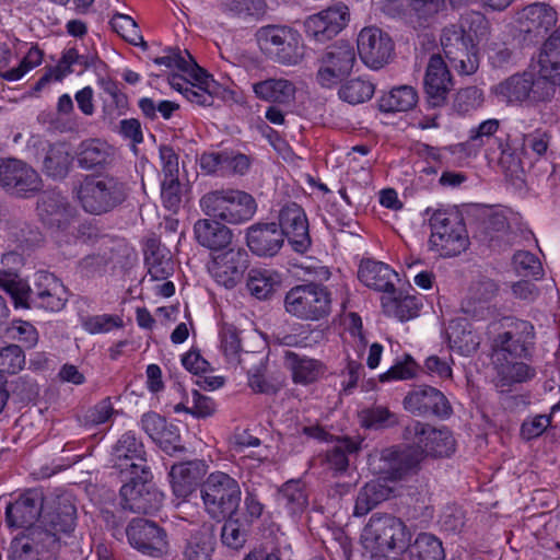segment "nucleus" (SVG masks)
<instances>
[{"label":"nucleus","mask_w":560,"mask_h":560,"mask_svg":"<svg viewBox=\"0 0 560 560\" xmlns=\"http://www.w3.org/2000/svg\"><path fill=\"white\" fill-rule=\"evenodd\" d=\"M404 440L410 445L399 450L388 447L382 451L381 471L384 479L397 481L416 470L424 456H448L454 452L455 441L446 429H435L428 423L412 421L405 427Z\"/></svg>","instance_id":"nucleus-1"},{"label":"nucleus","mask_w":560,"mask_h":560,"mask_svg":"<svg viewBox=\"0 0 560 560\" xmlns=\"http://www.w3.org/2000/svg\"><path fill=\"white\" fill-rule=\"evenodd\" d=\"M489 22L478 12L464 16L460 24L445 27L441 46L451 66L464 75L475 73L479 67L477 44L487 38Z\"/></svg>","instance_id":"nucleus-2"},{"label":"nucleus","mask_w":560,"mask_h":560,"mask_svg":"<svg viewBox=\"0 0 560 560\" xmlns=\"http://www.w3.org/2000/svg\"><path fill=\"white\" fill-rule=\"evenodd\" d=\"M74 197L84 212L102 215L121 206L129 196V186L112 174H88L73 189Z\"/></svg>","instance_id":"nucleus-3"},{"label":"nucleus","mask_w":560,"mask_h":560,"mask_svg":"<svg viewBox=\"0 0 560 560\" xmlns=\"http://www.w3.org/2000/svg\"><path fill=\"white\" fill-rule=\"evenodd\" d=\"M411 538V532L400 518L390 514H374L363 528L361 542L372 557L386 558L388 552L401 555Z\"/></svg>","instance_id":"nucleus-4"},{"label":"nucleus","mask_w":560,"mask_h":560,"mask_svg":"<svg viewBox=\"0 0 560 560\" xmlns=\"http://www.w3.org/2000/svg\"><path fill=\"white\" fill-rule=\"evenodd\" d=\"M199 205L209 218L232 225L248 222L257 211L255 198L244 190L234 188L211 190L200 198Z\"/></svg>","instance_id":"nucleus-5"},{"label":"nucleus","mask_w":560,"mask_h":560,"mask_svg":"<svg viewBox=\"0 0 560 560\" xmlns=\"http://www.w3.org/2000/svg\"><path fill=\"white\" fill-rule=\"evenodd\" d=\"M429 246L442 257H455L465 252L469 237L462 214L455 209H436L429 218Z\"/></svg>","instance_id":"nucleus-6"},{"label":"nucleus","mask_w":560,"mask_h":560,"mask_svg":"<svg viewBox=\"0 0 560 560\" xmlns=\"http://www.w3.org/2000/svg\"><path fill=\"white\" fill-rule=\"evenodd\" d=\"M557 85L558 82L542 73L539 66L538 77L528 72L514 74L501 82L495 92L510 104L536 105L551 101Z\"/></svg>","instance_id":"nucleus-7"},{"label":"nucleus","mask_w":560,"mask_h":560,"mask_svg":"<svg viewBox=\"0 0 560 560\" xmlns=\"http://www.w3.org/2000/svg\"><path fill=\"white\" fill-rule=\"evenodd\" d=\"M241 494L238 482L222 471L211 472L201 486L205 509L214 520H224L237 512Z\"/></svg>","instance_id":"nucleus-8"},{"label":"nucleus","mask_w":560,"mask_h":560,"mask_svg":"<svg viewBox=\"0 0 560 560\" xmlns=\"http://www.w3.org/2000/svg\"><path fill=\"white\" fill-rule=\"evenodd\" d=\"M256 39L265 56L275 62L292 66L303 57L301 36L289 26H262L257 31Z\"/></svg>","instance_id":"nucleus-9"},{"label":"nucleus","mask_w":560,"mask_h":560,"mask_svg":"<svg viewBox=\"0 0 560 560\" xmlns=\"http://www.w3.org/2000/svg\"><path fill=\"white\" fill-rule=\"evenodd\" d=\"M331 299L327 288L307 283L291 288L284 298L285 311L300 319L319 320L330 312Z\"/></svg>","instance_id":"nucleus-10"},{"label":"nucleus","mask_w":560,"mask_h":560,"mask_svg":"<svg viewBox=\"0 0 560 560\" xmlns=\"http://www.w3.org/2000/svg\"><path fill=\"white\" fill-rule=\"evenodd\" d=\"M129 481L120 488L121 506L133 513L150 514L156 512L163 502V493L151 482L152 475L145 470L128 475Z\"/></svg>","instance_id":"nucleus-11"},{"label":"nucleus","mask_w":560,"mask_h":560,"mask_svg":"<svg viewBox=\"0 0 560 560\" xmlns=\"http://www.w3.org/2000/svg\"><path fill=\"white\" fill-rule=\"evenodd\" d=\"M37 217L51 232H68L77 220V210L60 192L46 191L37 200Z\"/></svg>","instance_id":"nucleus-12"},{"label":"nucleus","mask_w":560,"mask_h":560,"mask_svg":"<svg viewBox=\"0 0 560 560\" xmlns=\"http://www.w3.org/2000/svg\"><path fill=\"white\" fill-rule=\"evenodd\" d=\"M126 535L129 544L145 556L159 558L166 551V533L152 521L133 518L126 528Z\"/></svg>","instance_id":"nucleus-13"},{"label":"nucleus","mask_w":560,"mask_h":560,"mask_svg":"<svg viewBox=\"0 0 560 560\" xmlns=\"http://www.w3.org/2000/svg\"><path fill=\"white\" fill-rule=\"evenodd\" d=\"M0 262V288L8 293L15 307H28L31 288L26 281L19 277V270L24 265L23 255L16 249L4 252Z\"/></svg>","instance_id":"nucleus-14"},{"label":"nucleus","mask_w":560,"mask_h":560,"mask_svg":"<svg viewBox=\"0 0 560 560\" xmlns=\"http://www.w3.org/2000/svg\"><path fill=\"white\" fill-rule=\"evenodd\" d=\"M355 49L350 43L340 40L330 46L323 56V66L317 72L320 85L331 86L341 77L349 74L355 63Z\"/></svg>","instance_id":"nucleus-15"},{"label":"nucleus","mask_w":560,"mask_h":560,"mask_svg":"<svg viewBox=\"0 0 560 560\" xmlns=\"http://www.w3.org/2000/svg\"><path fill=\"white\" fill-rule=\"evenodd\" d=\"M402 405L407 411L421 417L447 418L452 413L446 396L429 385L416 386L405 396Z\"/></svg>","instance_id":"nucleus-16"},{"label":"nucleus","mask_w":560,"mask_h":560,"mask_svg":"<svg viewBox=\"0 0 560 560\" xmlns=\"http://www.w3.org/2000/svg\"><path fill=\"white\" fill-rule=\"evenodd\" d=\"M535 342V329L532 323L515 319L509 329L499 334L492 341V352H504L513 359H524Z\"/></svg>","instance_id":"nucleus-17"},{"label":"nucleus","mask_w":560,"mask_h":560,"mask_svg":"<svg viewBox=\"0 0 560 560\" xmlns=\"http://www.w3.org/2000/svg\"><path fill=\"white\" fill-rule=\"evenodd\" d=\"M113 468L120 475H136L149 470L142 442L132 432H127L115 444L112 452Z\"/></svg>","instance_id":"nucleus-18"},{"label":"nucleus","mask_w":560,"mask_h":560,"mask_svg":"<svg viewBox=\"0 0 560 560\" xmlns=\"http://www.w3.org/2000/svg\"><path fill=\"white\" fill-rule=\"evenodd\" d=\"M278 231L287 237L293 249L304 253L311 246L308 221L303 208L295 202H288L279 210Z\"/></svg>","instance_id":"nucleus-19"},{"label":"nucleus","mask_w":560,"mask_h":560,"mask_svg":"<svg viewBox=\"0 0 560 560\" xmlns=\"http://www.w3.org/2000/svg\"><path fill=\"white\" fill-rule=\"evenodd\" d=\"M349 8L338 2L305 21V32L318 43H325L336 36L349 21Z\"/></svg>","instance_id":"nucleus-20"},{"label":"nucleus","mask_w":560,"mask_h":560,"mask_svg":"<svg viewBox=\"0 0 560 560\" xmlns=\"http://www.w3.org/2000/svg\"><path fill=\"white\" fill-rule=\"evenodd\" d=\"M248 267V254L243 248H230L213 256L208 264L211 277L225 288L235 287Z\"/></svg>","instance_id":"nucleus-21"},{"label":"nucleus","mask_w":560,"mask_h":560,"mask_svg":"<svg viewBox=\"0 0 560 560\" xmlns=\"http://www.w3.org/2000/svg\"><path fill=\"white\" fill-rule=\"evenodd\" d=\"M394 43L377 27L363 28L358 37V51L362 61L372 69L382 68L392 57Z\"/></svg>","instance_id":"nucleus-22"},{"label":"nucleus","mask_w":560,"mask_h":560,"mask_svg":"<svg viewBox=\"0 0 560 560\" xmlns=\"http://www.w3.org/2000/svg\"><path fill=\"white\" fill-rule=\"evenodd\" d=\"M0 186L26 196L40 188V179L34 168L16 159L0 160Z\"/></svg>","instance_id":"nucleus-23"},{"label":"nucleus","mask_w":560,"mask_h":560,"mask_svg":"<svg viewBox=\"0 0 560 560\" xmlns=\"http://www.w3.org/2000/svg\"><path fill=\"white\" fill-rule=\"evenodd\" d=\"M28 299V307L31 302L36 303L39 307L47 311H61L68 300L66 287L52 273L39 271L36 273L34 290L31 289Z\"/></svg>","instance_id":"nucleus-24"},{"label":"nucleus","mask_w":560,"mask_h":560,"mask_svg":"<svg viewBox=\"0 0 560 560\" xmlns=\"http://www.w3.org/2000/svg\"><path fill=\"white\" fill-rule=\"evenodd\" d=\"M57 551V539L40 528L32 527L28 533L16 537L10 546L11 560H40L42 552Z\"/></svg>","instance_id":"nucleus-25"},{"label":"nucleus","mask_w":560,"mask_h":560,"mask_svg":"<svg viewBox=\"0 0 560 560\" xmlns=\"http://www.w3.org/2000/svg\"><path fill=\"white\" fill-rule=\"evenodd\" d=\"M497 293L498 284L493 280L480 279L470 285L460 308L464 314L479 320L493 317L494 308L491 302Z\"/></svg>","instance_id":"nucleus-26"},{"label":"nucleus","mask_w":560,"mask_h":560,"mask_svg":"<svg viewBox=\"0 0 560 560\" xmlns=\"http://www.w3.org/2000/svg\"><path fill=\"white\" fill-rule=\"evenodd\" d=\"M44 506V494L38 489H31L10 503L5 509L9 526L32 528L38 521Z\"/></svg>","instance_id":"nucleus-27"},{"label":"nucleus","mask_w":560,"mask_h":560,"mask_svg":"<svg viewBox=\"0 0 560 560\" xmlns=\"http://www.w3.org/2000/svg\"><path fill=\"white\" fill-rule=\"evenodd\" d=\"M452 85V77L444 59L440 55H432L424 77L428 103L433 107L442 106L446 102Z\"/></svg>","instance_id":"nucleus-28"},{"label":"nucleus","mask_w":560,"mask_h":560,"mask_svg":"<svg viewBox=\"0 0 560 560\" xmlns=\"http://www.w3.org/2000/svg\"><path fill=\"white\" fill-rule=\"evenodd\" d=\"M284 238L282 232L278 231V224L255 223L246 231V244L248 248L257 256L272 257L279 253L283 246Z\"/></svg>","instance_id":"nucleus-29"},{"label":"nucleus","mask_w":560,"mask_h":560,"mask_svg":"<svg viewBox=\"0 0 560 560\" xmlns=\"http://www.w3.org/2000/svg\"><path fill=\"white\" fill-rule=\"evenodd\" d=\"M77 508L69 498H62L58 501L57 506L46 513L35 525L47 534H51L57 539V549L59 548L60 535H69L75 528Z\"/></svg>","instance_id":"nucleus-30"},{"label":"nucleus","mask_w":560,"mask_h":560,"mask_svg":"<svg viewBox=\"0 0 560 560\" xmlns=\"http://www.w3.org/2000/svg\"><path fill=\"white\" fill-rule=\"evenodd\" d=\"M116 159V149L100 138L83 140L77 150L78 165L85 171L107 168Z\"/></svg>","instance_id":"nucleus-31"},{"label":"nucleus","mask_w":560,"mask_h":560,"mask_svg":"<svg viewBox=\"0 0 560 560\" xmlns=\"http://www.w3.org/2000/svg\"><path fill=\"white\" fill-rule=\"evenodd\" d=\"M359 280L368 288L384 292L387 294H395V281L398 275L388 265L374 259H362L358 270Z\"/></svg>","instance_id":"nucleus-32"},{"label":"nucleus","mask_w":560,"mask_h":560,"mask_svg":"<svg viewBox=\"0 0 560 560\" xmlns=\"http://www.w3.org/2000/svg\"><path fill=\"white\" fill-rule=\"evenodd\" d=\"M516 21L523 32L541 35L556 25L557 12L548 3L535 2L520 10Z\"/></svg>","instance_id":"nucleus-33"},{"label":"nucleus","mask_w":560,"mask_h":560,"mask_svg":"<svg viewBox=\"0 0 560 560\" xmlns=\"http://www.w3.org/2000/svg\"><path fill=\"white\" fill-rule=\"evenodd\" d=\"M206 472L202 460H189L172 466L168 474L173 493L179 499H186Z\"/></svg>","instance_id":"nucleus-34"},{"label":"nucleus","mask_w":560,"mask_h":560,"mask_svg":"<svg viewBox=\"0 0 560 560\" xmlns=\"http://www.w3.org/2000/svg\"><path fill=\"white\" fill-rule=\"evenodd\" d=\"M194 234L200 246L215 252L228 247L233 238L231 229L213 218L197 220Z\"/></svg>","instance_id":"nucleus-35"},{"label":"nucleus","mask_w":560,"mask_h":560,"mask_svg":"<svg viewBox=\"0 0 560 560\" xmlns=\"http://www.w3.org/2000/svg\"><path fill=\"white\" fill-rule=\"evenodd\" d=\"M491 360L497 372V380L501 386H509L514 383L526 382L535 374L526 363L513 359L504 352H492Z\"/></svg>","instance_id":"nucleus-36"},{"label":"nucleus","mask_w":560,"mask_h":560,"mask_svg":"<svg viewBox=\"0 0 560 560\" xmlns=\"http://www.w3.org/2000/svg\"><path fill=\"white\" fill-rule=\"evenodd\" d=\"M72 162L73 155L67 143H43V171L49 177L57 179L65 178L72 166Z\"/></svg>","instance_id":"nucleus-37"},{"label":"nucleus","mask_w":560,"mask_h":560,"mask_svg":"<svg viewBox=\"0 0 560 560\" xmlns=\"http://www.w3.org/2000/svg\"><path fill=\"white\" fill-rule=\"evenodd\" d=\"M255 96L261 101L277 104H289L294 100L295 85L284 78H268L253 83Z\"/></svg>","instance_id":"nucleus-38"},{"label":"nucleus","mask_w":560,"mask_h":560,"mask_svg":"<svg viewBox=\"0 0 560 560\" xmlns=\"http://www.w3.org/2000/svg\"><path fill=\"white\" fill-rule=\"evenodd\" d=\"M284 360L295 384H312L318 381L326 372L325 365L320 361L300 357L292 351L285 352Z\"/></svg>","instance_id":"nucleus-39"},{"label":"nucleus","mask_w":560,"mask_h":560,"mask_svg":"<svg viewBox=\"0 0 560 560\" xmlns=\"http://www.w3.org/2000/svg\"><path fill=\"white\" fill-rule=\"evenodd\" d=\"M446 334L451 349L462 355L475 353L480 345V338L464 318L451 320Z\"/></svg>","instance_id":"nucleus-40"},{"label":"nucleus","mask_w":560,"mask_h":560,"mask_svg":"<svg viewBox=\"0 0 560 560\" xmlns=\"http://www.w3.org/2000/svg\"><path fill=\"white\" fill-rule=\"evenodd\" d=\"M196 83L186 84L184 96L194 104L200 106H212L220 86L215 81L210 80L209 75L198 66L189 73Z\"/></svg>","instance_id":"nucleus-41"},{"label":"nucleus","mask_w":560,"mask_h":560,"mask_svg":"<svg viewBox=\"0 0 560 560\" xmlns=\"http://www.w3.org/2000/svg\"><path fill=\"white\" fill-rule=\"evenodd\" d=\"M100 85L107 95L103 98L102 119L104 122L113 125L118 117L127 113L128 97L119 90L118 84L110 79H101Z\"/></svg>","instance_id":"nucleus-42"},{"label":"nucleus","mask_w":560,"mask_h":560,"mask_svg":"<svg viewBox=\"0 0 560 560\" xmlns=\"http://www.w3.org/2000/svg\"><path fill=\"white\" fill-rule=\"evenodd\" d=\"M401 555L407 560H444L442 542L429 533L419 534Z\"/></svg>","instance_id":"nucleus-43"},{"label":"nucleus","mask_w":560,"mask_h":560,"mask_svg":"<svg viewBox=\"0 0 560 560\" xmlns=\"http://www.w3.org/2000/svg\"><path fill=\"white\" fill-rule=\"evenodd\" d=\"M390 494L392 489L380 481L365 483L357 495L353 515L357 517L366 515L381 502L387 500Z\"/></svg>","instance_id":"nucleus-44"},{"label":"nucleus","mask_w":560,"mask_h":560,"mask_svg":"<svg viewBox=\"0 0 560 560\" xmlns=\"http://www.w3.org/2000/svg\"><path fill=\"white\" fill-rule=\"evenodd\" d=\"M418 103V93L410 85L393 88L378 100V107L384 113L407 112Z\"/></svg>","instance_id":"nucleus-45"},{"label":"nucleus","mask_w":560,"mask_h":560,"mask_svg":"<svg viewBox=\"0 0 560 560\" xmlns=\"http://www.w3.org/2000/svg\"><path fill=\"white\" fill-rule=\"evenodd\" d=\"M541 71L560 85V26L547 38L539 54Z\"/></svg>","instance_id":"nucleus-46"},{"label":"nucleus","mask_w":560,"mask_h":560,"mask_svg":"<svg viewBox=\"0 0 560 560\" xmlns=\"http://www.w3.org/2000/svg\"><path fill=\"white\" fill-rule=\"evenodd\" d=\"M361 442L350 438L338 439L331 448L326 452L328 468L335 472H343L349 466V455L360 450Z\"/></svg>","instance_id":"nucleus-47"},{"label":"nucleus","mask_w":560,"mask_h":560,"mask_svg":"<svg viewBox=\"0 0 560 560\" xmlns=\"http://www.w3.org/2000/svg\"><path fill=\"white\" fill-rule=\"evenodd\" d=\"M215 547V537L209 529L194 533L184 549L186 560H210Z\"/></svg>","instance_id":"nucleus-48"},{"label":"nucleus","mask_w":560,"mask_h":560,"mask_svg":"<svg viewBox=\"0 0 560 560\" xmlns=\"http://www.w3.org/2000/svg\"><path fill=\"white\" fill-rule=\"evenodd\" d=\"M279 284V277L268 269H252L248 272L246 287L250 294L258 300L268 299Z\"/></svg>","instance_id":"nucleus-49"},{"label":"nucleus","mask_w":560,"mask_h":560,"mask_svg":"<svg viewBox=\"0 0 560 560\" xmlns=\"http://www.w3.org/2000/svg\"><path fill=\"white\" fill-rule=\"evenodd\" d=\"M7 235L19 246H34L42 242L43 235L39 229L22 219H12L7 222Z\"/></svg>","instance_id":"nucleus-50"},{"label":"nucleus","mask_w":560,"mask_h":560,"mask_svg":"<svg viewBox=\"0 0 560 560\" xmlns=\"http://www.w3.org/2000/svg\"><path fill=\"white\" fill-rule=\"evenodd\" d=\"M225 518L226 521L221 529L222 542L231 549H241L246 542L248 522H244L237 512L228 515Z\"/></svg>","instance_id":"nucleus-51"},{"label":"nucleus","mask_w":560,"mask_h":560,"mask_svg":"<svg viewBox=\"0 0 560 560\" xmlns=\"http://www.w3.org/2000/svg\"><path fill=\"white\" fill-rule=\"evenodd\" d=\"M359 418L361 425L366 429L382 430L398 424V416L380 405L363 409Z\"/></svg>","instance_id":"nucleus-52"},{"label":"nucleus","mask_w":560,"mask_h":560,"mask_svg":"<svg viewBox=\"0 0 560 560\" xmlns=\"http://www.w3.org/2000/svg\"><path fill=\"white\" fill-rule=\"evenodd\" d=\"M374 84L361 78L352 79L343 83L339 89V97L352 105L369 101L374 94Z\"/></svg>","instance_id":"nucleus-53"},{"label":"nucleus","mask_w":560,"mask_h":560,"mask_svg":"<svg viewBox=\"0 0 560 560\" xmlns=\"http://www.w3.org/2000/svg\"><path fill=\"white\" fill-rule=\"evenodd\" d=\"M279 502L291 513L295 514L307 505V498L299 480L287 481L280 489Z\"/></svg>","instance_id":"nucleus-54"},{"label":"nucleus","mask_w":560,"mask_h":560,"mask_svg":"<svg viewBox=\"0 0 560 560\" xmlns=\"http://www.w3.org/2000/svg\"><path fill=\"white\" fill-rule=\"evenodd\" d=\"M393 298H383L382 304L387 313H393L400 320H408L418 315L420 303L415 296L397 298L392 294Z\"/></svg>","instance_id":"nucleus-55"},{"label":"nucleus","mask_w":560,"mask_h":560,"mask_svg":"<svg viewBox=\"0 0 560 560\" xmlns=\"http://www.w3.org/2000/svg\"><path fill=\"white\" fill-rule=\"evenodd\" d=\"M114 32L131 45L145 44L136 21L127 14L115 13L110 19Z\"/></svg>","instance_id":"nucleus-56"},{"label":"nucleus","mask_w":560,"mask_h":560,"mask_svg":"<svg viewBox=\"0 0 560 560\" xmlns=\"http://www.w3.org/2000/svg\"><path fill=\"white\" fill-rule=\"evenodd\" d=\"M25 365V354L18 345H10L0 350V372L16 374Z\"/></svg>","instance_id":"nucleus-57"},{"label":"nucleus","mask_w":560,"mask_h":560,"mask_svg":"<svg viewBox=\"0 0 560 560\" xmlns=\"http://www.w3.org/2000/svg\"><path fill=\"white\" fill-rule=\"evenodd\" d=\"M42 60L43 51L37 46H33L28 49L27 54L21 60L20 65L10 70H5V72H2L1 78L7 81H18L25 73L40 65Z\"/></svg>","instance_id":"nucleus-58"},{"label":"nucleus","mask_w":560,"mask_h":560,"mask_svg":"<svg viewBox=\"0 0 560 560\" xmlns=\"http://www.w3.org/2000/svg\"><path fill=\"white\" fill-rule=\"evenodd\" d=\"M148 273L144 279L150 281H165L173 275L174 264L171 258L160 257L155 253H151L145 257Z\"/></svg>","instance_id":"nucleus-59"},{"label":"nucleus","mask_w":560,"mask_h":560,"mask_svg":"<svg viewBox=\"0 0 560 560\" xmlns=\"http://www.w3.org/2000/svg\"><path fill=\"white\" fill-rule=\"evenodd\" d=\"M266 370L267 366L260 359L259 363L247 372L248 386L258 394H276L278 387L267 380Z\"/></svg>","instance_id":"nucleus-60"},{"label":"nucleus","mask_w":560,"mask_h":560,"mask_svg":"<svg viewBox=\"0 0 560 560\" xmlns=\"http://www.w3.org/2000/svg\"><path fill=\"white\" fill-rule=\"evenodd\" d=\"M83 327L90 334H103L122 327V319L109 314L95 315L88 317L83 322Z\"/></svg>","instance_id":"nucleus-61"},{"label":"nucleus","mask_w":560,"mask_h":560,"mask_svg":"<svg viewBox=\"0 0 560 560\" xmlns=\"http://www.w3.org/2000/svg\"><path fill=\"white\" fill-rule=\"evenodd\" d=\"M161 199L168 210H178L182 202V185L178 178L162 179Z\"/></svg>","instance_id":"nucleus-62"},{"label":"nucleus","mask_w":560,"mask_h":560,"mask_svg":"<svg viewBox=\"0 0 560 560\" xmlns=\"http://www.w3.org/2000/svg\"><path fill=\"white\" fill-rule=\"evenodd\" d=\"M11 337L21 342L25 348L31 349L37 345L38 332L28 322L15 320L9 329Z\"/></svg>","instance_id":"nucleus-63"},{"label":"nucleus","mask_w":560,"mask_h":560,"mask_svg":"<svg viewBox=\"0 0 560 560\" xmlns=\"http://www.w3.org/2000/svg\"><path fill=\"white\" fill-rule=\"evenodd\" d=\"M154 442L168 455H174L185 450L184 446L180 445V435L177 428L172 424L166 423Z\"/></svg>","instance_id":"nucleus-64"}]
</instances>
